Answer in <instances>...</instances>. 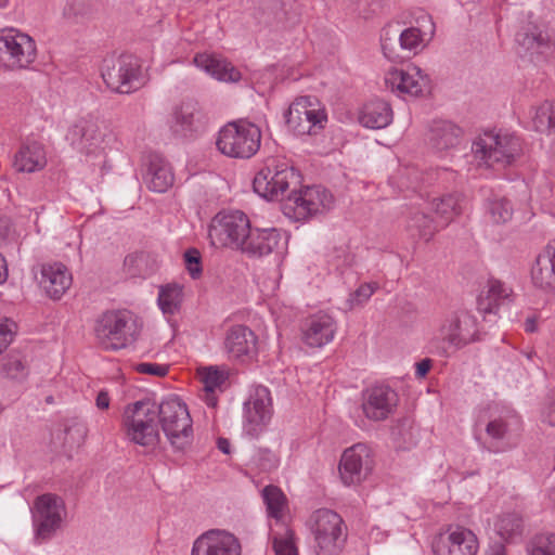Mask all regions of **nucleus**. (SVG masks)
<instances>
[{
  "label": "nucleus",
  "instance_id": "f257e3e1",
  "mask_svg": "<svg viewBox=\"0 0 555 555\" xmlns=\"http://www.w3.org/2000/svg\"><path fill=\"white\" fill-rule=\"evenodd\" d=\"M301 183L300 173L286 162L269 159L253 180L254 191L261 197L273 201L291 190L284 202V214L297 221L330 208L333 196L322 186H306L297 191Z\"/></svg>",
  "mask_w": 555,
  "mask_h": 555
},
{
  "label": "nucleus",
  "instance_id": "f03ea898",
  "mask_svg": "<svg viewBox=\"0 0 555 555\" xmlns=\"http://www.w3.org/2000/svg\"><path fill=\"white\" fill-rule=\"evenodd\" d=\"M480 339L477 319L459 309L443 315L436 334L428 341L430 353L449 358L452 353Z\"/></svg>",
  "mask_w": 555,
  "mask_h": 555
},
{
  "label": "nucleus",
  "instance_id": "7ed1b4c3",
  "mask_svg": "<svg viewBox=\"0 0 555 555\" xmlns=\"http://www.w3.org/2000/svg\"><path fill=\"white\" fill-rule=\"evenodd\" d=\"M308 526L317 555H339L343 552L347 526L338 513L328 508L317 509L310 516Z\"/></svg>",
  "mask_w": 555,
  "mask_h": 555
},
{
  "label": "nucleus",
  "instance_id": "20e7f679",
  "mask_svg": "<svg viewBox=\"0 0 555 555\" xmlns=\"http://www.w3.org/2000/svg\"><path fill=\"white\" fill-rule=\"evenodd\" d=\"M95 336L105 350H120L134 341L140 332L138 320L128 310L105 312L96 322Z\"/></svg>",
  "mask_w": 555,
  "mask_h": 555
},
{
  "label": "nucleus",
  "instance_id": "39448f33",
  "mask_svg": "<svg viewBox=\"0 0 555 555\" xmlns=\"http://www.w3.org/2000/svg\"><path fill=\"white\" fill-rule=\"evenodd\" d=\"M520 139L509 133L485 132L472 145L474 157L487 167L512 165L521 154Z\"/></svg>",
  "mask_w": 555,
  "mask_h": 555
},
{
  "label": "nucleus",
  "instance_id": "423d86ee",
  "mask_svg": "<svg viewBox=\"0 0 555 555\" xmlns=\"http://www.w3.org/2000/svg\"><path fill=\"white\" fill-rule=\"evenodd\" d=\"M156 414L165 436L175 450L183 451L191 444L192 418L184 402L178 397H168L159 403Z\"/></svg>",
  "mask_w": 555,
  "mask_h": 555
},
{
  "label": "nucleus",
  "instance_id": "0eeeda50",
  "mask_svg": "<svg viewBox=\"0 0 555 555\" xmlns=\"http://www.w3.org/2000/svg\"><path fill=\"white\" fill-rule=\"evenodd\" d=\"M260 142V129L255 124L240 120L228 122L220 129L216 145L228 157L247 159L258 152Z\"/></svg>",
  "mask_w": 555,
  "mask_h": 555
},
{
  "label": "nucleus",
  "instance_id": "6e6552de",
  "mask_svg": "<svg viewBox=\"0 0 555 555\" xmlns=\"http://www.w3.org/2000/svg\"><path fill=\"white\" fill-rule=\"evenodd\" d=\"M251 229L247 215L241 210L220 211L215 216L208 235L216 247L242 250Z\"/></svg>",
  "mask_w": 555,
  "mask_h": 555
},
{
  "label": "nucleus",
  "instance_id": "1a4fd4ad",
  "mask_svg": "<svg viewBox=\"0 0 555 555\" xmlns=\"http://www.w3.org/2000/svg\"><path fill=\"white\" fill-rule=\"evenodd\" d=\"M155 417L156 411L149 402L137 401L127 406L122 422L127 439L144 448L155 449L159 442Z\"/></svg>",
  "mask_w": 555,
  "mask_h": 555
},
{
  "label": "nucleus",
  "instance_id": "9d476101",
  "mask_svg": "<svg viewBox=\"0 0 555 555\" xmlns=\"http://www.w3.org/2000/svg\"><path fill=\"white\" fill-rule=\"evenodd\" d=\"M35 527V541L41 543L51 539L61 527L66 514L63 499L53 493H44L36 498L31 508Z\"/></svg>",
  "mask_w": 555,
  "mask_h": 555
},
{
  "label": "nucleus",
  "instance_id": "9b49d317",
  "mask_svg": "<svg viewBox=\"0 0 555 555\" xmlns=\"http://www.w3.org/2000/svg\"><path fill=\"white\" fill-rule=\"evenodd\" d=\"M102 78L114 92L129 94L140 87V65L135 56L121 54L104 60Z\"/></svg>",
  "mask_w": 555,
  "mask_h": 555
},
{
  "label": "nucleus",
  "instance_id": "f8f14e48",
  "mask_svg": "<svg viewBox=\"0 0 555 555\" xmlns=\"http://www.w3.org/2000/svg\"><path fill=\"white\" fill-rule=\"evenodd\" d=\"M286 124L296 134H315L324 128L327 115L314 96H300L291 105L285 115Z\"/></svg>",
  "mask_w": 555,
  "mask_h": 555
},
{
  "label": "nucleus",
  "instance_id": "ddd939ff",
  "mask_svg": "<svg viewBox=\"0 0 555 555\" xmlns=\"http://www.w3.org/2000/svg\"><path fill=\"white\" fill-rule=\"evenodd\" d=\"M424 41V34L417 27L401 29L400 25L387 24L380 31V46L384 55L391 62L416 53Z\"/></svg>",
  "mask_w": 555,
  "mask_h": 555
},
{
  "label": "nucleus",
  "instance_id": "4468645a",
  "mask_svg": "<svg viewBox=\"0 0 555 555\" xmlns=\"http://www.w3.org/2000/svg\"><path fill=\"white\" fill-rule=\"evenodd\" d=\"M36 43L26 34L10 30L0 35V62L8 68H27L36 59Z\"/></svg>",
  "mask_w": 555,
  "mask_h": 555
},
{
  "label": "nucleus",
  "instance_id": "2eb2a0df",
  "mask_svg": "<svg viewBox=\"0 0 555 555\" xmlns=\"http://www.w3.org/2000/svg\"><path fill=\"white\" fill-rule=\"evenodd\" d=\"M272 415V398L270 390L264 386L253 389L248 400L244 403V430L251 437L258 436Z\"/></svg>",
  "mask_w": 555,
  "mask_h": 555
},
{
  "label": "nucleus",
  "instance_id": "dca6fc26",
  "mask_svg": "<svg viewBox=\"0 0 555 555\" xmlns=\"http://www.w3.org/2000/svg\"><path fill=\"white\" fill-rule=\"evenodd\" d=\"M373 468L370 449L357 443L347 449L340 459L339 474L346 486L358 485L364 480Z\"/></svg>",
  "mask_w": 555,
  "mask_h": 555
},
{
  "label": "nucleus",
  "instance_id": "f3484780",
  "mask_svg": "<svg viewBox=\"0 0 555 555\" xmlns=\"http://www.w3.org/2000/svg\"><path fill=\"white\" fill-rule=\"evenodd\" d=\"M477 551V537L463 527L449 528L434 543L436 555H476Z\"/></svg>",
  "mask_w": 555,
  "mask_h": 555
},
{
  "label": "nucleus",
  "instance_id": "a211bd4d",
  "mask_svg": "<svg viewBox=\"0 0 555 555\" xmlns=\"http://www.w3.org/2000/svg\"><path fill=\"white\" fill-rule=\"evenodd\" d=\"M519 429L520 420L512 412L492 418L486 427V433L491 438L490 449L494 452H504L514 448L517 444Z\"/></svg>",
  "mask_w": 555,
  "mask_h": 555
},
{
  "label": "nucleus",
  "instance_id": "6ab92c4d",
  "mask_svg": "<svg viewBox=\"0 0 555 555\" xmlns=\"http://www.w3.org/2000/svg\"><path fill=\"white\" fill-rule=\"evenodd\" d=\"M397 401V393L389 386L376 385L364 391L362 410L369 420L379 422L393 412Z\"/></svg>",
  "mask_w": 555,
  "mask_h": 555
},
{
  "label": "nucleus",
  "instance_id": "aec40b11",
  "mask_svg": "<svg viewBox=\"0 0 555 555\" xmlns=\"http://www.w3.org/2000/svg\"><path fill=\"white\" fill-rule=\"evenodd\" d=\"M385 81L392 90L396 89L412 96H421L429 92L430 80L417 66L391 69L387 73Z\"/></svg>",
  "mask_w": 555,
  "mask_h": 555
},
{
  "label": "nucleus",
  "instance_id": "412c9836",
  "mask_svg": "<svg viewBox=\"0 0 555 555\" xmlns=\"http://www.w3.org/2000/svg\"><path fill=\"white\" fill-rule=\"evenodd\" d=\"M192 555H241V544L232 533L211 530L195 540Z\"/></svg>",
  "mask_w": 555,
  "mask_h": 555
},
{
  "label": "nucleus",
  "instance_id": "4be33fe9",
  "mask_svg": "<svg viewBox=\"0 0 555 555\" xmlns=\"http://www.w3.org/2000/svg\"><path fill=\"white\" fill-rule=\"evenodd\" d=\"M223 344L229 357L233 359H251L257 353V336L246 325L231 326Z\"/></svg>",
  "mask_w": 555,
  "mask_h": 555
},
{
  "label": "nucleus",
  "instance_id": "5701e85b",
  "mask_svg": "<svg viewBox=\"0 0 555 555\" xmlns=\"http://www.w3.org/2000/svg\"><path fill=\"white\" fill-rule=\"evenodd\" d=\"M337 326L328 314L310 317L302 327V341L311 348H321L334 339Z\"/></svg>",
  "mask_w": 555,
  "mask_h": 555
},
{
  "label": "nucleus",
  "instance_id": "b1692460",
  "mask_svg": "<svg viewBox=\"0 0 555 555\" xmlns=\"http://www.w3.org/2000/svg\"><path fill=\"white\" fill-rule=\"evenodd\" d=\"M531 280L538 288L555 289V238L551 240L538 254L531 268Z\"/></svg>",
  "mask_w": 555,
  "mask_h": 555
},
{
  "label": "nucleus",
  "instance_id": "393cba45",
  "mask_svg": "<svg viewBox=\"0 0 555 555\" xmlns=\"http://www.w3.org/2000/svg\"><path fill=\"white\" fill-rule=\"evenodd\" d=\"M100 120L94 117H86L77 120L66 134L70 144L81 151H90L96 147L103 139Z\"/></svg>",
  "mask_w": 555,
  "mask_h": 555
},
{
  "label": "nucleus",
  "instance_id": "a878e982",
  "mask_svg": "<svg viewBox=\"0 0 555 555\" xmlns=\"http://www.w3.org/2000/svg\"><path fill=\"white\" fill-rule=\"evenodd\" d=\"M193 62L196 67L219 81L237 82L242 78L240 70L231 62L219 55L199 53L195 55Z\"/></svg>",
  "mask_w": 555,
  "mask_h": 555
},
{
  "label": "nucleus",
  "instance_id": "bb28decb",
  "mask_svg": "<svg viewBox=\"0 0 555 555\" xmlns=\"http://www.w3.org/2000/svg\"><path fill=\"white\" fill-rule=\"evenodd\" d=\"M72 284V275L67 268L60 263H48L41 267L40 285L53 299H60Z\"/></svg>",
  "mask_w": 555,
  "mask_h": 555
},
{
  "label": "nucleus",
  "instance_id": "cd10ccee",
  "mask_svg": "<svg viewBox=\"0 0 555 555\" xmlns=\"http://www.w3.org/2000/svg\"><path fill=\"white\" fill-rule=\"evenodd\" d=\"M242 253L249 257H263L278 248L281 234L276 229L251 228L245 240Z\"/></svg>",
  "mask_w": 555,
  "mask_h": 555
},
{
  "label": "nucleus",
  "instance_id": "c85d7f7f",
  "mask_svg": "<svg viewBox=\"0 0 555 555\" xmlns=\"http://www.w3.org/2000/svg\"><path fill=\"white\" fill-rule=\"evenodd\" d=\"M462 135L463 130L452 121L435 120L429 129L428 141L431 149L441 153L457 146Z\"/></svg>",
  "mask_w": 555,
  "mask_h": 555
},
{
  "label": "nucleus",
  "instance_id": "c756f323",
  "mask_svg": "<svg viewBox=\"0 0 555 555\" xmlns=\"http://www.w3.org/2000/svg\"><path fill=\"white\" fill-rule=\"evenodd\" d=\"M47 165V155L41 143L33 141L23 144L16 152L13 166L18 172L31 173Z\"/></svg>",
  "mask_w": 555,
  "mask_h": 555
},
{
  "label": "nucleus",
  "instance_id": "7c9ffc66",
  "mask_svg": "<svg viewBox=\"0 0 555 555\" xmlns=\"http://www.w3.org/2000/svg\"><path fill=\"white\" fill-rule=\"evenodd\" d=\"M145 180L150 190L157 193L166 192L175 180L170 164L163 156L151 154Z\"/></svg>",
  "mask_w": 555,
  "mask_h": 555
},
{
  "label": "nucleus",
  "instance_id": "2f4dec72",
  "mask_svg": "<svg viewBox=\"0 0 555 555\" xmlns=\"http://www.w3.org/2000/svg\"><path fill=\"white\" fill-rule=\"evenodd\" d=\"M391 119V107L383 100H374L366 103L359 115L360 124L370 129L385 128L390 124Z\"/></svg>",
  "mask_w": 555,
  "mask_h": 555
},
{
  "label": "nucleus",
  "instance_id": "473e14b6",
  "mask_svg": "<svg viewBox=\"0 0 555 555\" xmlns=\"http://www.w3.org/2000/svg\"><path fill=\"white\" fill-rule=\"evenodd\" d=\"M199 113L198 105L194 101L182 102L173 109L171 130L181 137H186L195 130L196 115Z\"/></svg>",
  "mask_w": 555,
  "mask_h": 555
},
{
  "label": "nucleus",
  "instance_id": "72a5a7b5",
  "mask_svg": "<svg viewBox=\"0 0 555 555\" xmlns=\"http://www.w3.org/2000/svg\"><path fill=\"white\" fill-rule=\"evenodd\" d=\"M511 289L501 281L490 280L487 291L478 297V309L485 313H495L498 307L508 299Z\"/></svg>",
  "mask_w": 555,
  "mask_h": 555
},
{
  "label": "nucleus",
  "instance_id": "f704fd0d",
  "mask_svg": "<svg viewBox=\"0 0 555 555\" xmlns=\"http://www.w3.org/2000/svg\"><path fill=\"white\" fill-rule=\"evenodd\" d=\"M496 533L505 541H515L521 538L525 530V520L517 512L500 515L495 521Z\"/></svg>",
  "mask_w": 555,
  "mask_h": 555
},
{
  "label": "nucleus",
  "instance_id": "c9c22d12",
  "mask_svg": "<svg viewBox=\"0 0 555 555\" xmlns=\"http://www.w3.org/2000/svg\"><path fill=\"white\" fill-rule=\"evenodd\" d=\"M439 225L426 214L420 210H412L406 222V230L411 236H417L428 242L438 231Z\"/></svg>",
  "mask_w": 555,
  "mask_h": 555
},
{
  "label": "nucleus",
  "instance_id": "e433bc0d",
  "mask_svg": "<svg viewBox=\"0 0 555 555\" xmlns=\"http://www.w3.org/2000/svg\"><path fill=\"white\" fill-rule=\"evenodd\" d=\"M463 196L460 194H448L433 202V208L442 220L441 227L449 224L454 217L462 212Z\"/></svg>",
  "mask_w": 555,
  "mask_h": 555
},
{
  "label": "nucleus",
  "instance_id": "4c0bfd02",
  "mask_svg": "<svg viewBox=\"0 0 555 555\" xmlns=\"http://www.w3.org/2000/svg\"><path fill=\"white\" fill-rule=\"evenodd\" d=\"M516 41L526 51L531 54L543 53L544 49L547 48L548 41L537 27L524 28L516 34Z\"/></svg>",
  "mask_w": 555,
  "mask_h": 555
},
{
  "label": "nucleus",
  "instance_id": "58836bf2",
  "mask_svg": "<svg viewBox=\"0 0 555 555\" xmlns=\"http://www.w3.org/2000/svg\"><path fill=\"white\" fill-rule=\"evenodd\" d=\"M182 302V287L178 284H167L159 288L158 306L166 314H175Z\"/></svg>",
  "mask_w": 555,
  "mask_h": 555
},
{
  "label": "nucleus",
  "instance_id": "ea45409f",
  "mask_svg": "<svg viewBox=\"0 0 555 555\" xmlns=\"http://www.w3.org/2000/svg\"><path fill=\"white\" fill-rule=\"evenodd\" d=\"M532 124L537 131L547 132L555 129V101H546L537 107Z\"/></svg>",
  "mask_w": 555,
  "mask_h": 555
},
{
  "label": "nucleus",
  "instance_id": "a19ab883",
  "mask_svg": "<svg viewBox=\"0 0 555 555\" xmlns=\"http://www.w3.org/2000/svg\"><path fill=\"white\" fill-rule=\"evenodd\" d=\"M269 516L279 520L286 505L284 493L275 486H267L262 491Z\"/></svg>",
  "mask_w": 555,
  "mask_h": 555
},
{
  "label": "nucleus",
  "instance_id": "79ce46f5",
  "mask_svg": "<svg viewBox=\"0 0 555 555\" xmlns=\"http://www.w3.org/2000/svg\"><path fill=\"white\" fill-rule=\"evenodd\" d=\"M272 542L276 555H298L294 532L289 528L284 527L283 532H274L272 534Z\"/></svg>",
  "mask_w": 555,
  "mask_h": 555
},
{
  "label": "nucleus",
  "instance_id": "37998d69",
  "mask_svg": "<svg viewBox=\"0 0 555 555\" xmlns=\"http://www.w3.org/2000/svg\"><path fill=\"white\" fill-rule=\"evenodd\" d=\"M488 211L496 223H505L512 218L513 207L508 199L493 198L488 204Z\"/></svg>",
  "mask_w": 555,
  "mask_h": 555
},
{
  "label": "nucleus",
  "instance_id": "c03bdc74",
  "mask_svg": "<svg viewBox=\"0 0 555 555\" xmlns=\"http://www.w3.org/2000/svg\"><path fill=\"white\" fill-rule=\"evenodd\" d=\"M529 555H555V534L537 535L529 547Z\"/></svg>",
  "mask_w": 555,
  "mask_h": 555
},
{
  "label": "nucleus",
  "instance_id": "a18cd8bd",
  "mask_svg": "<svg viewBox=\"0 0 555 555\" xmlns=\"http://www.w3.org/2000/svg\"><path fill=\"white\" fill-rule=\"evenodd\" d=\"M227 375L223 371L209 367L201 373V382L205 392H215L225 383Z\"/></svg>",
  "mask_w": 555,
  "mask_h": 555
},
{
  "label": "nucleus",
  "instance_id": "49530a36",
  "mask_svg": "<svg viewBox=\"0 0 555 555\" xmlns=\"http://www.w3.org/2000/svg\"><path fill=\"white\" fill-rule=\"evenodd\" d=\"M185 268L192 279H198L202 275V256L196 248H190L184 253Z\"/></svg>",
  "mask_w": 555,
  "mask_h": 555
},
{
  "label": "nucleus",
  "instance_id": "de8ad7c7",
  "mask_svg": "<svg viewBox=\"0 0 555 555\" xmlns=\"http://www.w3.org/2000/svg\"><path fill=\"white\" fill-rule=\"evenodd\" d=\"M349 8L352 12L357 13L363 18H369L372 14L376 13L380 8L378 0H348Z\"/></svg>",
  "mask_w": 555,
  "mask_h": 555
},
{
  "label": "nucleus",
  "instance_id": "09e8293b",
  "mask_svg": "<svg viewBox=\"0 0 555 555\" xmlns=\"http://www.w3.org/2000/svg\"><path fill=\"white\" fill-rule=\"evenodd\" d=\"M331 261L336 270L343 273L346 269L353 266L356 258L347 248L340 247L334 250Z\"/></svg>",
  "mask_w": 555,
  "mask_h": 555
},
{
  "label": "nucleus",
  "instance_id": "8fccbe9b",
  "mask_svg": "<svg viewBox=\"0 0 555 555\" xmlns=\"http://www.w3.org/2000/svg\"><path fill=\"white\" fill-rule=\"evenodd\" d=\"M374 294V287L371 284L360 285L353 293L350 294L348 306L353 309L357 306H362Z\"/></svg>",
  "mask_w": 555,
  "mask_h": 555
},
{
  "label": "nucleus",
  "instance_id": "3c124183",
  "mask_svg": "<svg viewBox=\"0 0 555 555\" xmlns=\"http://www.w3.org/2000/svg\"><path fill=\"white\" fill-rule=\"evenodd\" d=\"M16 324L12 320H0V353L11 344L15 334Z\"/></svg>",
  "mask_w": 555,
  "mask_h": 555
},
{
  "label": "nucleus",
  "instance_id": "603ef678",
  "mask_svg": "<svg viewBox=\"0 0 555 555\" xmlns=\"http://www.w3.org/2000/svg\"><path fill=\"white\" fill-rule=\"evenodd\" d=\"M135 371L141 374H149L163 377L168 373V366L158 363L141 362L134 366Z\"/></svg>",
  "mask_w": 555,
  "mask_h": 555
},
{
  "label": "nucleus",
  "instance_id": "864d4df0",
  "mask_svg": "<svg viewBox=\"0 0 555 555\" xmlns=\"http://www.w3.org/2000/svg\"><path fill=\"white\" fill-rule=\"evenodd\" d=\"M88 429L86 425L81 423H75L74 425L66 428V435L68 439L75 442L77 446H80L85 442L87 437Z\"/></svg>",
  "mask_w": 555,
  "mask_h": 555
},
{
  "label": "nucleus",
  "instance_id": "5fc2aeb1",
  "mask_svg": "<svg viewBox=\"0 0 555 555\" xmlns=\"http://www.w3.org/2000/svg\"><path fill=\"white\" fill-rule=\"evenodd\" d=\"M541 420L550 426H555V395L550 397L545 403L542 410Z\"/></svg>",
  "mask_w": 555,
  "mask_h": 555
},
{
  "label": "nucleus",
  "instance_id": "6e6d98bb",
  "mask_svg": "<svg viewBox=\"0 0 555 555\" xmlns=\"http://www.w3.org/2000/svg\"><path fill=\"white\" fill-rule=\"evenodd\" d=\"M5 370L12 377H17L24 371V364L20 360L10 361L5 364Z\"/></svg>",
  "mask_w": 555,
  "mask_h": 555
},
{
  "label": "nucleus",
  "instance_id": "4d7b16f0",
  "mask_svg": "<svg viewBox=\"0 0 555 555\" xmlns=\"http://www.w3.org/2000/svg\"><path fill=\"white\" fill-rule=\"evenodd\" d=\"M431 367V360L430 359H424L416 363V371L415 375L418 378H423L426 376V374L429 372Z\"/></svg>",
  "mask_w": 555,
  "mask_h": 555
},
{
  "label": "nucleus",
  "instance_id": "13d9d810",
  "mask_svg": "<svg viewBox=\"0 0 555 555\" xmlns=\"http://www.w3.org/2000/svg\"><path fill=\"white\" fill-rule=\"evenodd\" d=\"M109 402H111V399H109L108 392L105 390H101L98 393L96 399H95L96 408L100 410H106L109 408Z\"/></svg>",
  "mask_w": 555,
  "mask_h": 555
},
{
  "label": "nucleus",
  "instance_id": "bf43d9fd",
  "mask_svg": "<svg viewBox=\"0 0 555 555\" xmlns=\"http://www.w3.org/2000/svg\"><path fill=\"white\" fill-rule=\"evenodd\" d=\"M9 278L8 263L3 255L0 253V285L4 284Z\"/></svg>",
  "mask_w": 555,
  "mask_h": 555
},
{
  "label": "nucleus",
  "instance_id": "052dcab7",
  "mask_svg": "<svg viewBox=\"0 0 555 555\" xmlns=\"http://www.w3.org/2000/svg\"><path fill=\"white\" fill-rule=\"evenodd\" d=\"M537 328V318L534 315L528 317L525 321V331L527 333H534Z\"/></svg>",
  "mask_w": 555,
  "mask_h": 555
},
{
  "label": "nucleus",
  "instance_id": "680f3d73",
  "mask_svg": "<svg viewBox=\"0 0 555 555\" xmlns=\"http://www.w3.org/2000/svg\"><path fill=\"white\" fill-rule=\"evenodd\" d=\"M487 555H506V548L503 544L501 543H495L494 545H492L489 550V552L487 553Z\"/></svg>",
  "mask_w": 555,
  "mask_h": 555
},
{
  "label": "nucleus",
  "instance_id": "e2e57ef3",
  "mask_svg": "<svg viewBox=\"0 0 555 555\" xmlns=\"http://www.w3.org/2000/svg\"><path fill=\"white\" fill-rule=\"evenodd\" d=\"M218 449L224 454L230 453V442L225 438H219L217 441Z\"/></svg>",
  "mask_w": 555,
  "mask_h": 555
},
{
  "label": "nucleus",
  "instance_id": "0e129e2a",
  "mask_svg": "<svg viewBox=\"0 0 555 555\" xmlns=\"http://www.w3.org/2000/svg\"><path fill=\"white\" fill-rule=\"evenodd\" d=\"M205 401L208 406H216L217 404V398L215 397L214 392H206L205 395Z\"/></svg>",
  "mask_w": 555,
  "mask_h": 555
},
{
  "label": "nucleus",
  "instance_id": "69168bd1",
  "mask_svg": "<svg viewBox=\"0 0 555 555\" xmlns=\"http://www.w3.org/2000/svg\"><path fill=\"white\" fill-rule=\"evenodd\" d=\"M47 402H48V403H52V402H53V398H52L51 396H50V397H48V398H47Z\"/></svg>",
  "mask_w": 555,
  "mask_h": 555
}]
</instances>
